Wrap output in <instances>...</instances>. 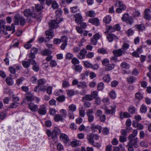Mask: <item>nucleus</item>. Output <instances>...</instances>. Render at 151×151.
<instances>
[{
    "label": "nucleus",
    "mask_w": 151,
    "mask_h": 151,
    "mask_svg": "<svg viewBox=\"0 0 151 151\" xmlns=\"http://www.w3.org/2000/svg\"><path fill=\"white\" fill-rule=\"evenodd\" d=\"M104 87V84L103 83L101 82L97 85V89L99 91H101L103 89Z\"/></svg>",
    "instance_id": "6e6d98bb"
},
{
    "label": "nucleus",
    "mask_w": 151,
    "mask_h": 151,
    "mask_svg": "<svg viewBox=\"0 0 151 151\" xmlns=\"http://www.w3.org/2000/svg\"><path fill=\"white\" fill-rule=\"evenodd\" d=\"M84 65L85 67L87 68H91L92 67V64L87 61L84 62Z\"/></svg>",
    "instance_id": "e2e57ef3"
},
{
    "label": "nucleus",
    "mask_w": 151,
    "mask_h": 151,
    "mask_svg": "<svg viewBox=\"0 0 151 151\" xmlns=\"http://www.w3.org/2000/svg\"><path fill=\"white\" fill-rule=\"evenodd\" d=\"M58 5L56 1L54 0L53 1L52 4V7L53 9H56L58 8Z\"/></svg>",
    "instance_id": "13d9d810"
},
{
    "label": "nucleus",
    "mask_w": 151,
    "mask_h": 151,
    "mask_svg": "<svg viewBox=\"0 0 151 151\" xmlns=\"http://www.w3.org/2000/svg\"><path fill=\"white\" fill-rule=\"evenodd\" d=\"M106 37L109 42H111L114 40L118 39L117 36L111 33L108 34Z\"/></svg>",
    "instance_id": "2eb2a0df"
},
{
    "label": "nucleus",
    "mask_w": 151,
    "mask_h": 151,
    "mask_svg": "<svg viewBox=\"0 0 151 151\" xmlns=\"http://www.w3.org/2000/svg\"><path fill=\"white\" fill-rule=\"evenodd\" d=\"M114 67V64H108L105 66V69L107 71H109L113 69Z\"/></svg>",
    "instance_id": "b1692460"
},
{
    "label": "nucleus",
    "mask_w": 151,
    "mask_h": 151,
    "mask_svg": "<svg viewBox=\"0 0 151 151\" xmlns=\"http://www.w3.org/2000/svg\"><path fill=\"white\" fill-rule=\"evenodd\" d=\"M99 119L100 121L103 122H104L106 120V116L104 114H102L99 118Z\"/></svg>",
    "instance_id": "680f3d73"
},
{
    "label": "nucleus",
    "mask_w": 151,
    "mask_h": 151,
    "mask_svg": "<svg viewBox=\"0 0 151 151\" xmlns=\"http://www.w3.org/2000/svg\"><path fill=\"white\" fill-rule=\"evenodd\" d=\"M109 95L111 98L112 99H114L116 98V94L115 92L114 91H111L109 94Z\"/></svg>",
    "instance_id": "052dcab7"
},
{
    "label": "nucleus",
    "mask_w": 151,
    "mask_h": 151,
    "mask_svg": "<svg viewBox=\"0 0 151 151\" xmlns=\"http://www.w3.org/2000/svg\"><path fill=\"white\" fill-rule=\"evenodd\" d=\"M91 128L93 132H95L99 130V132L100 133L101 132L102 127L99 125H95L94 124H92L91 125Z\"/></svg>",
    "instance_id": "9d476101"
},
{
    "label": "nucleus",
    "mask_w": 151,
    "mask_h": 151,
    "mask_svg": "<svg viewBox=\"0 0 151 151\" xmlns=\"http://www.w3.org/2000/svg\"><path fill=\"white\" fill-rule=\"evenodd\" d=\"M128 140L129 141V142H128V144H131L132 145H134V147L136 148H137L138 147V145L137 144L138 139L137 137L131 138L128 137Z\"/></svg>",
    "instance_id": "1a4fd4ad"
},
{
    "label": "nucleus",
    "mask_w": 151,
    "mask_h": 151,
    "mask_svg": "<svg viewBox=\"0 0 151 151\" xmlns=\"http://www.w3.org/2000/svg\"><path fill=\"white\" fill-rule=\"evenodd\" d=\"M65 97L64 96H61L56 98L57 100L59 102H63L65 101Z\"/></svg>",
    "instance_id": "a18cd8bd"
},
{
    "label": "nucleus",
    "mask_w": 151,
    "mask_h": 151,
    "mask_svg": "<svg viewBox=\"0 0 151 151\" xmlns=\"http://www.w3.org/2000/svg\"><path fill=\"white\" fill-rule=\"evenodd\" d=\"M24 78L23 77L19 78L16 80V84L18 86L22 83V82L24 80Z\"/></svg>",
    "instance_id": "de8ad7c7"
},
{
    "label": "nucleus",
    "mask_w": 151,
    "mask_h": 151,
    "mask_svg": "<svg viewBox=\"0 0 151 151\" xmlns=\"http://www.w3.org/2000/svg\"><path fill=\"white\" fill-rule=\"evenodd\" d=\"M42 55L45 56H48L51 54V52L48 49L44 50L42 52Z\"/></svg>",
    "instance_id": "c03bdc74"
},
{
    "label": "nucleus",
    "mask_w": 151,
    "mask_h": 151,
    "mask_svg": "<svg viewBox=\"0 0 151 151\" xmlns=\"http://www.w3.org/2000/svg\"><path fill=\"white\" fill-rule=\"evenodd\" d=\"M147 110V108L145 105L142 104L140 108V111L142 113H145L146 112Z\"/></svg>",
    "instance_id": "58836bf2"
},
{
    "label": "nucleus",
    "mask_w": 151,
    "mask_h": 151,
    "mask_svg": "<svg viewBox=\"0 0 151 151\" xmlns=\"http://www.w3.org/2000/svg\"><path fill=\"white\" fill-rule=\"evenodd\" d=\"M86 138L88 143L91 144L94 142L93 139L95 140L99 139V136L97 134L91 133L87 135Z\"/></svg>",
    "instance_id": "20e7f679"
},
{
    "label": "nucleus",
    "mask_w": 151,
    "mask_h": 151,
    "mask_svg": "<svg viewBox=\"0 0 151 151\" xmlns=\"http://www.w3.org/2000/svg\"><path fill=\"white\" fill-rule=\"evenodd\" d=\"M103 112L101 110H98L95 114V116L96 118H99L102 114Z\"/></svg>",
    "instance_id": "3c124183"
},
{
    "label": "nucleus",
    "mask_w": 151,
    "mask_h": 151,
    "mask_svg": "<svg viewBox=\"0 0 151 151\" xmlns=\"http://www.w3.org/2000/svg\"><path fill=\"white\" fill-rule=\"evenodd\" d=\"M102 107V108L105 111L104 113L106 114L113 115L115 114L116 108V106L115 105H111L109 106V107L111 108L110 109H109L105 104Z\"/></svg>",
    "instance_id": "f03ea898"
},
{
    "label": "nucleus",
    "mask_w": 151,
    "mask_h": 151,
    "mask_svg": "<svg viewBox=\"0 0 151 151\" xmlns=\"http://www.w3.org/2000/svg\"><path fill=\"white\" fill-rule=\"evenodd\" d=\"M75 93V91L73 89H70L67 91V93L69 96H73Z\"/></svg>",
    "instance_id": "ea45409f"
},
{
    "label": "nucleus",
    "mask_w": 151,
    "mask_h": 151,
    "mask_svg": "<svg viewBox=\"0 0 151 151\" xmlns=\"http://www.w3.org/2000/svg\"><path fill=\"white\" fill-rule=\"evenodd\" d=\"M75 67L74 69L75 70L76 72L80 73L82 69V67L80 65H75Z\"/></svg>",
    "instance_id": "4c0bfd02"
},
{
    "label": "nucleus",
    "mask_w": 151,
    "mask_h": 151,
    "mask_svg": "<svg viewBox=\"0 0 151 151\" xmlns=\"http://www.w3.org/2000/svg\"><path fill=\"white\" fill-rule=\"evenodd\" d=\"M71 145L72 147H75L80 145L81 143L79 141L76 140L72 142Z\"/></svg>",
    "instance_id": "c9c22d12"
},
{
    "label": "nucleus",
    "mask_w": 151,
    "mask_h": 151,
    "mask_svg": "<svg viewBox=\"0 0 151 151\" xmlns=\"http://www.w3.org/2000/svg\"><path fill=\"white\" fill-rule=\"evenodd\" d=\"M60 139H62L65 143H66L69 139L68 136L64 134H61L60 136Z\"/></svg>",
    "instance_id": "aec40b11"
},
{
    "label": "nucleus",
    "mask_w": 151,
    "mask_h": 151,
    "mask_svg": "<svg viewBox=\"0 0 151 151\" xmlns=\"http://www.w3.org/2000/svg\"><path fill=\"white\" fill-rule=\"evenodd\" d=\"M90 95L92 96V98L93 99H95L98 96V92L96 91H93L91 93Z\"/></svg>",
    "instance_id": "774afa93"
},
{
    "label": "nucleus",
    "mask_w": 151,
    "mask_h": 151,
    "mask_svg": "<svg viewBox=\"0 0 151 151\" xmlns=\"http://www.w3.org/2000/svg\"><path fill=\"white\" fill-rule=\"evenodd\" d=\"M136 78L133 76H130L127 78V81L129 83H132L135 82Z\"/></svg>",
    "instance_id": "a878e982"
},
{
    "label": "nucleus",
    "mask_w": 151,
    "mask_h": 151,
    "mask_svg": "<svg viewBox=\"0 0 151 151\" xmlns=\"http://www.w3.org/2000/svg\"><path fill=\"white\" fill-rule=\"evenodd\" d=\"M104 22L106 24H108L111 21V17L110 16H106L103 19Z\"/></svg>",
    "instance_id": "473e14b6"
},
{
    "label": "nucleus",
    "mask_w": 151,
    "mask_h": 151,
    "mask_svg": "<svg viewBox=\"0 0 151 151\" xmlns=\"http://www.w3.org/2000/svg\"><path fill=\"white\" fill-rule=\"evenodd\" d=\"M86 53L87 51L85 49H82L80 50L79 53L78 54L77 57L80 59H84Z\"/></svg>",
    "instance_id": "f8f14e48"
},
{
    "label": "nucleus",
    "mask_w": 151,
    "mask_h": 151,
    "mask_svg": "<svg viewBox=\"0 0 151 151\" xmlns=\"http://www.w3.org/2000/svg\"><path fill=\"white\" fill-rule=\"evenodd\" d=\"M63 21V19L58 18L57 20H52L49 23V25L50 28H55L58 26V24Z\"/></svg>",
    "instance_id": "423d86ee"
},
{
    "label": "nucleus",
    "mask_w": 151,
    "mask_h": 151,
    "mask_svg": "<svg viewBox=\"0 0 151 151\" xmlns=\"http://www.w3.org/2000/svg\"><path fill=\"white\" fill-rule=\"evenodd\" d=\"M29 61L30 62H32L31 64L33 65L32 69L33 70L36 72H37L39 70V68L38 65H37V62L35 60L33 59H30Z\"/></svg>",
    "instance_id": "ddd939ff"
},
{
    "label": "nucleus",
    "mask_w": 151,
    "mask_h": 151,
    "mask_svg": "<svg viewBox=\"0 0 151 151\" xmlns=\"http://www.w3.org/2000/svg\"><path fill=\"white\" fill-rule=\"evenodd\" d=\"M137 129H134V130L132 132V134H130L128 137L129 138H135L136 136L137 135Z\"/></svg>",
    "instance_id": "37998d69"
},
{
    "label": "nucleus",
    "mask_w": 151,
    "mask_h": 151,
    "mask_svg": "<svg viewBox=\"0 0 151 151\" xmlns=\"http://www.w3.org/2000/svg\"><path fill=\"white\" fill-rule=\"evenodd\" d=\"M24 15L28 18L35 19L37 18V20L40 22L42 19V15L41 13H39L37 15L36 13L31 12L29 9H26L23 12Z\"/></svg>",
    "instance_id": "f257e3e1"
},
{
    "label": "nucleus",
    "mask_w": 151,
    "mask_h": 151,
    "mask_svg": "<svg viewBox=\"0 0 151 151\" xmlns=\"http://www.w3.org/2000/svg\"><path fill=\"white\" fill-rule=\"evenodd\" d=\"M127 140V137L120 136L119 137V140L120 142H124Z\"/></svg>",
    "instance_id": "69168bd1"
},
{
    "label": "nucleus",
    "mask_w": 151,
    "mask_h": 151,
    "mask_svg": "<svg viewBox=\"0 0 151 151\" xmlns=\"http://www.w3.org/2000/svg\"><path fill=\"white\" fill-rule=\"evenodd\" d=\"M98 52L101 53L103 54H106L107 53V51L105 49L101 48L99 49L97 51Z\"/></svg>",
    "instance_id": "603ef678"
},
{
    "label": "nucleus",
    "mask_w": 151,
    "mask_h": 151,
    "mask_svg": "<svg viewBox=\"0 0 151 151\" xmlns=\"http://www.w3.org/2000/svg\"><path fill=\"white\" fill-rule=\"evenodd\" d=\"M93 100L92 96L90 95H86L82 97V101L84 102L86 101H91Z\"/></svg>",
    "instance_id": "4be33fe9"
},
{
    "label": "nucleus",
    "mask_w": 151,
    "mask_h": 151,
    "mask_svg": "<svg viewBox=\"0 0 151 151\" xmlns=\"http://www.w3.org/2000/svg\"><path fill=\"white\" fill-rule=\"evenodd\" d=\"M96 14L94 11L90 10L88 11L86 13V15L90 17H93L95 16Z\"/></svg>",
    "instance_id": "2f4dec72"
},
{
    "label": "nucleus",
    "mask_w": 151,
    "mask_h": 151,
    "mask_svg": "<svg viewBox=\"0 0 151 151\" xmlns=\"http://www.w3.org/2000/svg\"><path fill=\"white\" fill-rule=\"evenodd\" d=\"M115 30L113 27L112 26H110L108 27L107 30L105 32L106 33L109 32H114Z\"/></svg>",
    "instance_id": "8fccbe9b"
},
{
    "label": "nucleus",
    "mask_w": 151,
    "mask_h": 151,
    "mask_svg": "<svg viewBox=\"0 0 151 151\" xmlns=\"http://www.w3.org/2000/svg\"><path fill=\"white\" fill-rule=\"evenodd\" d=\"M88 22L92 24L93 25L97 26H99L100 25V22L98 18H95L89 19Z\"/></svg>",
    "instance_id": "f3484780"
},
{
    "label": "nucleus",
    "mask_w": 151,
    "mask_h": 151,
    "mask_svg": "<svg viewBox=\"0 0 151 151\" xmlns=\"http://www.w3.org/2000/svg\"><path fill=\"white\" fill-rule=\"evenodd\" d=\"M135 97L134 101L136 105L137 106L139 104L140 101L142 99L143 95L140 92H137L135 94Z\"/></svg>",
    "instance_id": "0eeeda50"
},
{
    "label": "nucleus",
    "mask_w": 151,
    "mask_h": 151,
    "mask_svg": "<svg viewBox=\"0 0 151 151\" xmlns=\"http://www.w3.org/2000/svg\"><path fill=\"white\" fill-rule=\"evenodd\" d=\"M29 108L32 111H37L38 110V106L33 103L29 104Z\"/></svg>",
    "instance_id": "a211bd4d"
},
{
    "label": "nucleus",
    "mask_w": 151,
    "mask_h": 151,
    "mask_svg": "<svg viewBox=\"0 0 151 151\" xmlns=\"http://www.w3.org/2000/svg\"><path fill=\"white\" fill-rule=\"evenodd\" d=\"M38 113L40 115H45L47 112V108L45 105H42L38 109Z\"/></svg>",
    "instance_id": "6e6552de"
},
{
    "label": "nucleus",
    "mask_w": 151,
    "mask_h": 151,
    "mask_svg": "<svg viewBox=\"0 0 151 151\" xmlns=\"http://www.w3.org/2000/svg\"><path fill=\"white\" fill-rule=\"evenodd\" d=\"M78 11H79V9H78V7L77 6H74L70 8V12L73 13H76Z\"/></svg>",
    "instance_id": "09e8293b"
},
{
    "label": "nucleus",
    "mask_w": 151,
    "mask_h": 151,
    "mask_svg": "<svg viewBox=\"0 0 151 151\" xmlns=\"http://www.w3.org/2000/svg\"><path fill=\"white\" fill-rule=\"evenodd\" d=\"M128 36H130L132 35L134 33V32L133 29L130 28L128 29L126 32Z\"/></svg>",
    "instance_id": "4d7b16f0"
},
{
    "label": "nucleus",
    "mask_w": 151,
    "mask_h": 151,
    "mask_svg": "<svg viewBox=\"0 0 151 151\" xmlns=\"http://www.w3.org/2000/svg\"><path fill=\"white\" fill-rule=\"evenodd\" d=\"M126 21L127 24L130 25H131L134 22L133 19L131 17H129Z\"/></svg>",
    "instance_id": "0e129e2a"
},
{
    "label": "nucleus",
    "mask_w": 151,
    "mask_h": 151,
    "mask_svg": "<svg viewBox=\"0 0 151 151\" xmlns=\"http://www.w3.org/2000/svg\"><path fill=\"white\" fill-rule=\"evenodd\" d=\"M69 86V83L68 81H66L65 80L63 81L62 86L63 88H66L67 87Z\"/></svg>",
    "instance_id": "338daca9"
},
{
    "label": "nucleus",
    "mask_w": 151,
    "mask_h": 151,
    "mask_svg": "<svg viewBox=\"0 0 151 151\" xmlns=\"http://www.w3.org/2000/svg\"><path fill=\"white\" fill-rule=\"evenodd\" d=\"M136 109L134 107L132 106H129L128 111L131 114H133L135 113Z\"/></svg>",
    "instance_id": "7c9ffc66"
},
{
    "label": "nucleus",
    "mask_w": 151,
    "mask_h": 151,
    "mask_svg": "<svg viewBox=\"0 0 151 151\" xmlns=\"http://www.w3.org/2000/svg\"><path fill=\"white\" fill-rule=\"evenodd\" d=\"M120 66L125 69H128L130 67V65L129 64L125 62H123L120 64Z\"/></svg>",
    "instance_id": "e433bc0d"
},
{
    "label": "nucleus",
    "mask_w": 151,
    "mask_h": 151,
    "mask_svg": "<svg viewBox=\"0 0 151 151\" xmlns=\"http://www.w3.org/2000/svg\"><path fill=\"white\" fill-rule=\"evenodd\" d=\"M127 131L125 129H122L120 131L121 135L122 136L126 137L127 135Z\"/></svg>",
    "instance_id": "bf43d9fd"
},
{
    "label": "nucleus",
    "mask_w": 151,
    "mask_h": 151,
    "mask_svg": "<svg viewBox=\"0 0 151 151\" xmlns=\"http://www.w3.org/2000/svg\"><path fill=\"white\" fill-rule=\"evenodd\" d=\"M19 105V103L18 102H15L12 103L10 105L9 108L10 109H13L17 108Z\"/></svg>",
    "instance_id": "a19ab883"
},
{
    "label": "nucleus",
    "mask_w": 151,
    "mask_h": 151,
    "mask_svg": "<svg viewBox=\"0 0 151 151\" xmlns=\"http://www.w3.org/2000/svg\"><path fill=\"white\" fill-rule=\"evenodd\" d=\"M76 110V106L74 104H72L70 105L68 107V115L70 119H74V116L73 112L75 111Z\"/></svg>",
    "instance_id": "39448f33"
},
{
    "label": "nucleus",
    "mask_w": 151,
    "mask_h": 151,
    "mask_svg": "<svg viewBox=\"0 0 151 151\" xmlns=\"http://www.w3.org/2000/svg\"><path fill=\"white\" fill-rule=\"evenodd\" d=\"M129 18V15L128 13H125L124 14L122 17V19L124 22L126 21Z\"/></svg>",
    "instance_id": "49530a36"
},
{
    "label": "nucleus",
    "mask_w": 151,
    "mask_h": 151,
    "mask_svg": "<svg viewBox=\"0 0 151 151\" xmlns=\"http://www.w3.org/2000/svg\"><path fill=\"white\" fill-rule=\"evenodd\" d=\"M120 117L121 118H123L124 117V118H128L129 117L130 115L129 113L127 112H125L123 113V115L122 116L121 114H120Z\"/></svg>",
    "instance_id": "864d4df0"
},
{
    "label": "nucleus",
    "mask_w": 151,
    "mask_h": 151,
    "mask_svg": "<svg viewBox=\"0 0 151 151\" xmlns=\"http://www.w3.org/2000/svg\"><path fill=\"white\" fill-rule=\"evenodd\" d=\"M29 59L28 60V61H24L22 62V64L23 66V67L25 68H28L30 64H31L32 62H30L29 60Z\"/></svg>",
    "instance_id": "c756f323"
},
{
    "label": "nucleus",
    "mask_w": 151,
    "mask_h": 151,
    "mask_svg": "<svg viewBox=\"0 0 151 151\" xmlns=\"http://www.w3.org/2000/svg\"><path fill=\"white\" fill-rule=\"evenodd\" d=\"M114 55L117 57L120 56L123 53V51L121 49L114 50L113 51Z\"/></svg>",
    "instance_id": "412c9836"
},
{
    "label": "nucleus",
    "mask_w": 151,
    "mask_h": 151,
    "mask_svg": "<svg viewBox=\"0 0 151 151\" xmlns=\"http://www.w3.org/2000/svg\"><path fill=\"white\" fill-rule=\"evenodd\" d=\"M47 38L50 39L53 38L54 35L53 31L52 29L47 30L45 32Z\"/></svg>",
    "instance_id": "6ab92c4d"
},
{
    "label": "nucleus",
    "mask_w": 151,
    "mask_h": 151,
    "mask_svg": "<svg viewBox=\"0 0 151 151\" xmlns=\"http://www.w3.org/2000/svg\"><path fill=\"white\" fill-rule=\"evenodd\" d=\"M34 39L32 38L28 41L26 44L24 45V47L27 49L30 48L32 47V45L30 44L34 40Z\"/></svg>",
    "instance_id": "cd10ccee"
},
{
    "label": "nucleus",
    "mask_w": 151,
    "mask_h": 151,
    "mask_svg": "<svg viewBox=\"0 0 151 151\" xmlns=\"http://www.w3.org/2000/svg\"><path fill=\"white\" fill-rule=\"evenodd\" d=\"M55 121L56 122H58L59 121H62L63 119L60 114H57L54 116V118Z\"/></svg>",
    "instance_id": "bb28decb"
},
{
    "label": "nucleus",
    "mask_w": 151,
    "mask_h": 151,
    "mask_svg": "<svg viewBox=\"0 0 151 151\" xmlns=\"http://www.w3.org/2000/svg\"><path fill=\"white\" fill-rule=\"evenodd\" d=\"M14 22L15 24L18 25L19 22L21 25L23 26L25 25L26 23V21L24 18L21 16L19 14H17L14 17Z\"/></svg>",
    "instance_id": "7ed1b4c3"
},
{
    "label": "nucleus",
    "mask_w": 151,
    "mask_h": 151,
    "mask_svg": "<svg viewBox=\"0 0 151 151\" xmlns=\"http://www.w3.org/2000/svg\"><path fill=\"white\" fill-rule=\"evenodd\" d=\"M104 81L106 82H109L111 81V78L109 74L105 75L103 78Z\"/></svg>",
    "instance_id": "72a5a7b5"
},
{
    "label": "nucleus",
    "mask_w": 151,
    "mask_h": 151,
    "mask_svg": "<svg viewBox=\"0 0 151 151\" xmlns=\"http://www.w3.org/2000/svg\"><path fill=\"white\" fill-rule=\"evenodd\" d=\"M77 87L78 88L87 87V86L85 82H78V84L77 85Z\"/></svg>",
    "instance_id": "79ce46f5"
},
{
    "label": "nucleus",
    "mask_w": 151,
    "mask_h": 151,
    "mask_svg": "<svg viewBox=\"0 0 151 151\" xmlns=\"http://www.w3.org/2000/svg\"><path fill=\"white\" fill-rule=\"evenodd\" d=\"M135 27L139 31H142L145 29V27L144 24L136 25Z\"/></svg>",
    "instance_id": "5701e85b"
},
{
    "label": "nucleus",
    "mask_w": 151,
    "mask_h": 151,
    "mask_svg": "<svg viewBox=\"0 0 151 151\" xmlns=\"http://www.w3.org/2000/svg\"><path fill=\"white\" fill-rule=\"evenodd\" d=\"M102 64L104 66H106L109 64V60L106 58L104 59L101 61Z\"/></svg>",
    "instance_id": "5fc2aeb1"
},
{
    "label": "nucleus",
    "mask_w": 151,
    "mask_h": 151,
    "mask_svg": "<svg viewBox=\"0 0 151 151\" xmlns=\"http://www.w3.org/2000/svg\"><path fill=\"white\" fill-rule=\"evenodd\" d=\"M115 5L118 6L120 9L122 11L126 9L125 6L123 4L122 2L119 1H117L115 2Z\"/></svg>",
    "instance_id": "4468645a"
},
{
    "label": "nucleus",
    "mask_w": 151,
    "mask_h": 151,
    "mask_svg": "<svg viewBox=\"0 0 151 151\" xmlns=\"http://www.w3.org/2000/svg\"><path fill=\"white\" fill-rule=\"evenodd\" d=\"M60 115L63 118L66 117L67 115V112L66 110L62 109L60 111Z\"/></svg>",
    "instance_id": "f704fd0d"
},
{
    "label": "nucleus",
    "mask_w": 151,
    "mask_h": 151,
    "mask_svg": "<svg viewBox=\"0 0 151 151\" xmlns=\"http://www.w3.org/2000/svg\"><path fill=\"white\" fill-rule=\"evenodd\" d=\"M76 22L80 24L83 21V17L80 13H77L74 15Z\"/></svg>",
    "instance_id": "9b49d317"
},
{
    "label": "nucleus",
    "mask_w": 151,
    "mask_h": 151,
    "mask_svg": "<svg viewBox=\"0 0 151 151\" xmlns=\"http://www.w3.org/2000/svg\"><path fill=\"white\" fill-rule=\"evenodd\" d=\"M25 99L27 101H31L34 99L33 94L30 93H28L26 95Z\"/></svg>",
    "instance_id": "393cba45"
},
{
    "label": "nucleus",
    "mask_w": 151,
    "mask_h": 151,
    "mask_svg": "<svg viewBox=\"0 0 151 151\" xmlns=\"http://www.w3.org/2000/svg\"><path fill=\"white\" fill-rule=\"evenodd\" d=\"M6 83L9 86H12L14 83V81L13 79L9 77L6 78Z\"/></svg>",
    "instance_id": "c85d7f7f"
},
{
    "label": "nucleus",
    "mask_w": 151,
    "mask_h": 151,
    "mask_svg": "<svg viewBox=\"0 0 151 151\" xmlns=\"http://www.w3.org/2000/svg\"><path fill=\"white\" fill-rule=\"evenodd\" d=\"M151 10L149 9H146L144 12V17L147 20H149L151 18Z\"/></svg>",
    "instance_id": "dca6fc26"
}]
</instances>
